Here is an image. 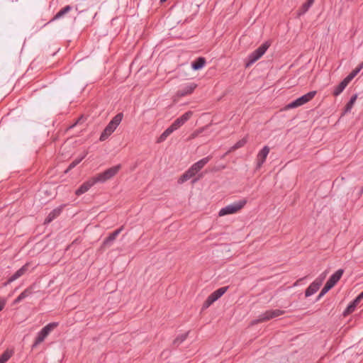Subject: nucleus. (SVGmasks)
I'll return each instance as SVG.
<instances>
[{"mask_svg": "<svg viewBox=\"0 0 363 363\" xmlns=\"http://www.w3.org/2000/svg\"><path fill=\"white\" fill-rule=\"evenodd\" d=\"M121 169V164L111 167L101 173L96 174L95 177L89 179L84 182L75 191L76 195L80 196L88 191L91 186L96 183H104L107 180L111 179L118 174Z\"/></svg>", "mask_w": 363, "mask_h": 363, "instance_id": "obj_1", "label": "nucleus"}, {"mask_svg": "<svg viewBox=\"0 0 363 363\" xmlns=\"http://www.w3.org/2000/svg\"><path fill=\"white\" fill-rule=\"evenodd\" d=\"M123 115L122 113L116 114L108 123L103 132L101 133L99 140L104 141L107 140L109 136L115 131L117 127L121 123L123 119Z\"/></svg>", "mask_w": 363, "mask_h": 363, "instance_id": "obj_2", "label": "nucleus"}, {"mask_svg": "<svg viewBox=\"0 0 363 363\" xmlns=\"http://www.w3.org/2000/svg\"><path fill=\"white\" fill-rule=\"evenodd\" d=\"M269 46L270 43L268 41H266L262 43L258 48L251 52L247 57V60L245 62V67H249L252 66L255 62L261 58V57L266 52Z\"/></svg>", "mask_w": 363, "mask_h": 363, "instance_id": "obj_3", "label": "nucleus"}, {"mask_svg": "<svg viewBox=\"0 0 363 363\" xmlns=\"http://www.w3.org/2000/svg\"><path fill=\"white\" fill-rule=\"evenodd\" d=\"M59 323L57 322L50 323L43 327L37 334V336L35 339L34 343L33 345V348L37 347L39 344L43 342L45 339L48 337V335L50 333L52 330H53L55 328L58 326Z\"/></svg>", "mask_w": 363, "mask_h": 363, "instance_id": "obj_4", "label": "nucleus"}, {"mask_svg": "<svg viewBox=\"0 0 363 363\" xmlns=\"http://www.w3.org/2000/svg\"><path fill=\"white\" fill-rule=\"evenodd\" d=\"M246 200H240L233 203H230L223 208H222L219 212V216H224L229 214H233L241 210L246 204Z\"/></svg>", "mask_w": 363, "mask_h": 363, "instance_id": "obj_5", "label": "nucleus"}, {"mask_svg": "<svg viewBox=\"0 0 363 363\" xmlns=\"http://www.w3.org/2000/svg\"><path fill=\"white\" fill-rule=\"evenodd\" d=\"M316 94L315 91H311L308 92L307 94L301 96V97L296 99V100L293 101L292 102L289 103L286 108L289 109L294 108L298 106H301L308 101H311L314 96Z\"/></svg>", "mask_w": 363, "mask_h": 363, "instance_id": "obj_6", "label": "nucleus"}, {"mask_svg": "<svg viewBox=\"0 0 363 363\" xmlns=\"http://www.w3.org/2000/svg\"><path fill=\"white\" fill-rule=\"evenodd\" d=\"M228 286L220 287L211 294L203 304V308H208L211 304L220 298L228 290Z\"/></svg>", "mask_w": 363, "mask_h": 363, "instance_id": "obj_7", "label": "nucleus"}, {"mask_svg": "<svg viewBox=\"0 0 363 363\" xmlns=\"http://www.w3.org/2000/svg\"><path fill=\"white\" fill-rule=\"evenodd\" d=\"M285 313L284 311L280 310V309H274V310H268L265 312L261 313L258 319L255 320V323H261L269 320L272 318L279 317L280 315H284Z\"/></svg>", "mask_w": 363, "mask_h": 363, "instance_id": "obj_8", "label": "nucleus"}, {"mask_svg": "<svg viewBox=\"0 0 363 363\" xmlns=\"http://www.w3.org/2000/svg\"><path fill=\"white\" fill-rule=\"evenodd\" d=\"M197 87V84L194 82H189L184 84L177 92V95L183 97L189 95L194 92Z\"/></svg>", "mask_w": 363, "mask_h": 363, "instance_id": "obj_9", "label": "nucleus"}, {"mask_svg": "<svg viewBox=\"0 0 363 363\" xmlns=\"http://www.w3.org/2000/svg\"><path fill=\"white\" fill-rule=\"evenodd\" d=\"M192 116L191 111H187L184 113L183 115L177 118L172 123V126L177 130L181 126H182L187 121L190 119Z\"/></svg>", "mask_w": 363, "mask_h": 363, "instance_id": "obj_10", "label": "nucleus"}, {"mask_svg": "<svg viewBox=\"0 0 363 363\" xmlns=\"http://www.w3.org/2000/svg\"><path fill=\"white\" fill-rule=\"evenodd\" d=\"M269 147L267 145L264 146L262 149L258 152L257 155V168H260L264 163L267 155L269 153Z\"/></svg>", "mask_w": 363, "mask_h": 363, "instance_id": "obj_11", "label": "nucleus"}, {"mask_svg": "<svg viewBox=\"0 0 363 363\" xmlns=\"http://www.w3.org/2000/svg\"><path fill=\"white\" fill-rule=\"evenodd\" d=\"M363 299V291L361 292L352 301H351L343 312L345 315L353 313L358 304Z\"/></svg>", "mask_w": 363, "mask_h": 363, "instance_id": "obj_12", "label": "nucleus"}, {"mask_svg": "<svg viewBox=\"0 0 363 363\" xmlns=\"http://www.w3.org/2000/svg\"><path fill=\"white\" fill-rule=\"evenodd\" d=\"M29 263L25 264L22 266L19 269H18L13 274H12L8 279V281L4 284L5 286L7 284L14 281L15 280L20 278L23 276L28 269Z\"/></svg>", "mask_w": 363, "mask_h": 363, "instance_id": "obj_13", "label": "nucleus"}, {"mask_svg": "<svg viewBox=\"0 0 363 363\" xmlns=\"http://www.w3.org/2000/svg\"><path fill=\"white\" fill-rule=\"evenodd\" d=\"M322 284V280H315L313 282H312L309 286L306 289L305 291V296L306 297H309L316 293L320 285Z\"/></svg>", "mask_w": 363, "mask_h": 363, "instance_id": "obj_14", "label": "nucleus"}, {"mask_svg": "<svg viewBox=\"0 0 363 363\" xmlns=\"http://www.w3.org/2000/svg\"><path fill=\"white\" fill-rule=\"evenodd\" d=\"M34 286H30L22 291L20 295L13 301V304L16 305L22 301L26 298L30 296L34 292Z\"/></svg>", "mask_w": 363, "mask_h": 363, "instance_id": "obj_15", "label": "nucleus"}, {"mask_svg": "<svg viewBox=\"0 0 363 363\" xmlns=\"http://www.w3.org/2000/svg\"><path fill=\"white\" fill-rule=\"evenodd\" d=\"M64 206L65 205H61L53 209L52 211H50L47 218H45L44 223L48 224L51 223L54 219L57 218L61 214Z\"/></svg>", "mask_w": 363, "mask_h": 363, "instance_id": "obj_16", "label": "nucleus"}, {"mask_svg": "<svg viewBox=\"0 0 363 363\" xmlns=\"http://www.w3.org/2000/svg\"><path fill=\"white\" fill-rule=\"evenodd\" d=\"M211 156L202 158L191 166V167L196 172V174L210 161Z\"/></svg>", "mask_w": 363, "mask_h": 363, "instance_id": "obj_17", "label": "nucleus"}, {"mask_svg": "<svg viewBox=\"0 0 363 363\" xmlns=\"http://www.w3.org/2000/svg\"><path fill=\"white\" fill-rule=\"evenodd\" d=\"M211 156L202 158L191 166V167L196 172V174L210 161Z\"/></svg>", "mask_w": 363, "mask_h": 363, "instance_id": "obj_18", "label": "nucleus"}, {"mask_svg": "<svg viewBox=\"0 0 363 363\" xmlns=\"http://www.w3.org/2000/svg\"><path fill=\"white\" fill-rule=\"evenodd\" d=\"M72 9V6H71L70 5L65 6L64 8L60 9L47 24L62 18L65 14L71 11Z\"/></svg>", "mask_w": 363, "mask_h": 363, "instance_id": "obj_19", "label": "nucleus"}, {"mask_svg": "<svg viewBox=\"0 0 363 363\" xmlns=\"http://www.w3.org/2000/svg\"><path fill=\"white\" fill-rule=\"evenodd\" d=\"M123 230V226H121V228H118L117 230H114L113 233H111L104 240V245H108L111 243H112L117 236L121 233V231Z\"/></svg>", "mask_w": 363, "mask_h": 363, "instance_id": "obj_20", "label": "nucleus"}, {"mask_svg": "<svg viewBox=\"0 0 363 363\" xmlns=\"http://www.w3.org/2000/svg\"><path fill=\"white\" fill-rule=\"evenodd\" d=\"M344 273V269H340L337 270L334 274H333L329 279L327 281L329 284H330L332 286H335L337 281L340 279L342 274Z\"/></svg>", "mask_w": 363, "mask_h": 363, "instance_id": "obj_21", "label": "nucleus"}, {"mask_svg": "<svg viewBox=\"0 0 363 363\" xmlns=\"http://www.w3.org/2000/svg\"><path fill=\"white\" fill-rule=\"evenodd\" d=\"M196 174V172L191 167H190L179 178L178 183L182 184L194 177Z\"/></svg>", "mask_w": 363, "mask_h": 363, "instance_id": "obj_22", "label": "nucleus"}, {"mask_svg": "<svg viewBox=\"0 0 363 363\" xmlns=\"http://www.w3.org/2000/svg\"><path fill=\"white\" fill-rule=\"evenodd\" d=\"M349 83L350 82L346 78H345L337 86L335 87L333 93V95L335 96L340 95Z\"/></svg>", "mask_w": 363, "mask_h": 363, "instance_id": "obj_23", "label": "nucleus"}, {"mask_svg": "<svg viewBox=\"0 0 363 363\" xmlns=\"http://www.w3.org/2000/svg\"><path fill=\"white\" fill-rule=\"evenodd\" d=\"M206 59L203 57H199L191 62V67L194 70L201 69L206 65Z\"/></svg>", "mask_w": 363, "mask_h": 363, "instance_id": "obj_24", "label": "nucleus"}, {"mask_svg": "<svg viewBox=\"0 0 363 363\" xmlns=\"http://www.w3.org/2000/svg\"><path fill=\"white\" fill-rule=\"evenodd\" d=\"M176 130L172 125L169 126L158 138L157 143H162L170 135Z\"/></svg>", "mask_w": 363, "mask_h": 363, "instance_id": "obj_25", "label": "nucleus"}, {"mask_svg": "<svg viewBox=\"0 0 363 363\" xmlns=\"http://www.w3.org/2000/svg\"><path fill=\"white\" fill-rule=\"evenodd\" d=\"M176 130L172 125L169 126L158 138L157 143H162L170 135Z\"/></svg>", "mask_w": 363, "mask_h": 363, "instance_id": "obj_26", "label": "nucleus"}, {"mask_svg": "<svg viewBox=\"0 0 363 363\" xmlns=\"http://www.w3.org/2000/svg\"><path fill=\"white\" fill-rule=\"evenodd\" d=\"M176 130L172 125L169 126L158 138L157 143H162L170 135Z\"/></svg>", "mask_w": 363, "mask_h": 363, "instance_id": "obj_27", "label": "nucleus"}, {"mask_svg": "<svg viewBox=\"0 0 363 363\" xmlns=\"http://www.w3.org/2000/svg\"><path fill=\"white\" fill-rule=\"evenodd\" d=\"M314 1H315V0H307V1L306 3H304L301 6V7L299 9V10L298 11V14L299 16H301V15H303L304 13H306L309 10V9L312 6Z\"/></svg>", "mask_w": 363, "mask_h": 363, "instance_id": "obj_28", "label": "nucleus"}, {"mask_svg": "<svg viewBox=\"0 0 363 363\" xmlns=\"http://www.w3.org/2000/svg\"><path fill=\"white\" fill-rule=\"evenodd\" d=\"M363 67V64H359L354 69H353L345 78L350 82L361 71Z\"/></svg>", "mask_w": 363, "mask_h": 363, "instance_id": "obj_29", "label": "nucleus"}, {"mask_svg": "<svg viewBox=\"0 0 363 363\" xmlns=\"http://www.w3.org/2000/svg\"><path fill=\"white\" fill-rule=\"evenodd\" d=\"M357 94H354L353 95L350 101L347 102V104H346L345 107V111H344V113H347L348 112H350L353 106H354V104L355 103L356 100H357Z\"/></svg>", "mask_w": 363, "mask_h": 363, "instance_id": "obj_30", "label": "nucleus"}, {"mask_svg": "<svg viewBox=\"0 0 363 363\" xmlns=\"http://www.w3.org/2000/svg\"><path fill=\"white\" fill-rule=\"evenodd\" d=\"M12 352L9 350L4 351L1 355H0V363H5L11 357Z\"/></svg>", "mask_w": 363, "mask_h": 363, "instance_id": "obj_31", "label": "nucleus"}, {"mask_svg": "<svg viewBox=\"0 0 363 363\" xmlns=\"http://www.w3.org/2000/svg\"><path fill=\"white\" fill-rule=\"evenodd\" d=\"M247 142V137H245L242 138L241 140H238L233 147V150H237L242 147H243Z\"/></svg>", "mask_w": 363, "mask_h": 363, "instance_id": "obj_32", "label": "nucleus"}, {"mask_svg": "<svg viewBox=\"0 0 363 363\" xmlns=\"http://www.w3.org/2000/svg\"><path fill=\"white\" fill-rule=\"evenodd\" d=\"M86 157V154H84L81 157L74 159L69 165V169H71L74 167H75L78 164H79L82 160Z\"/></svg>", "mask_w": 363, "mask_h": 363, "instance_id": "obj_33", "label": "nucleus"}, {"mask_svg": "<svg viewBox=\"0 0 363 363\" xmlns=\"http://www.w3.org/2000/svg\"><path fill=\"white\" fill-rule=\"evenodd\" d=\"M186 337H187V333L186 334H183L182 335L177 337L174 340V344H177V343L180 344V343H182L183 341H184L186 340Z\"/></svg>", "mask_w": 363, "mask_h": 363, "instance_id": "obj_34", "label": "nucleus"}, {"mask_svg": "<svg viewBox=\"0 0 363 363\" xmlns=\"http://www.w3.org/2000/svg\"><path fill=\"white\" fill-rule=\"evenodd\" d=\"M333 286L329 284L328 281L325 283V286L322 289V294H326L330 289H332Z\"/></svg>", "mask_w": 363, "mask_h": 363, "instance_id": "obj_35", "label": "nucleus"}, {"mask_svg": "<svg viewBox=\"0 0 363 363\" xmlns=\"http://www.w3.org/2000/svg\"><path fill=\"white\" fill-rule=\"evenodd\" d=\"M17 1L18 0H4V4L6 6L9 7L11 4Z\"/></svg>", "mask_w": 363, "mask_h": 363, "instance_id": "obj_36", "label": "nucleus"}, {"mask_svg": "<svg viewBox=\"0 0 363 363\" xmlns=\"http://www.w3.org/2000/svg\"><path fill=\"white\" fill-rule=\"evenodd\" d=\"M83 119V116L80 117L74 123H73L72 125H71L69 127V129H72L74 127H75L78 123H80L81 120Z\"/></svg>", "mask_w": 363, "mask_h": 363, "instance_id": "obj_37", "label": "nucleus"}, {"mask_svg": "<svg viewBox=\"0 0 363 363\" xmlns=\"http://www.w3.org/2000/svg\"><path fill=\"white\" fill-rule=\"evenodd\" d=\"M5 304H6V301L4 300L0 299V311L4 308Z\"/></svg>", "mask_w": 363, "mask_h": 363, "instance_id": "obj_38", "label": "nucleus"}, {"mask_svg": "<svg viewBox=\"0 0 363 363\" xmlns=\"http://www.w3.org/2000/svg\"><path fill=\"white\" fill-rule=\"evenodd\" d=\"M325 294H322V291L320 292L318 296V299L320 298L323 296H324Z\"/></svg>", "mask_w": 363, "mask_h": 363, "instance_id": "obj_39", "label": "nucleus"}, {"mask_svg": "<svg viewBox=\"0 0 363 363\" xmlns=\"http://www.w3.org/2000/svg\"><path fill=\"white\" fill-rule=\"evenodd\" d=\"M167 1V0H160V3H161V4H163V3L166 2Z\"/></svg>", "mask_w": 363, "mask_h": 363, "instance_id": "obj_40", "label": "nucleus"}, {"mask_svg": "<svg viewBox=\"0 0 363 363\" xmlns=\"http://www.w3.org/2000/svg\"><path fill=\"white\" fill-rule=\"evenodd\" d=\"M198 179H194L192 181V182H193V183H195Z\"/></svg>", "mask_w": 363, "mask_h": 363, "instance_id": "obj_41", "label": "nucleus"}, {"mask_svg": "<svg viewBox=\"0 0 363 363\" xmlns=\"http://www.w3.org/2000/svg\"><path fill=\"white\" fill-rule=\"evenodd\" d=\"M361 193H363V187L361 189Z\"/></svg>", "mask_w": 363, "mask_h": 363, "instance_id": "obj_42", "label": "nucleus"}]
</instances>
